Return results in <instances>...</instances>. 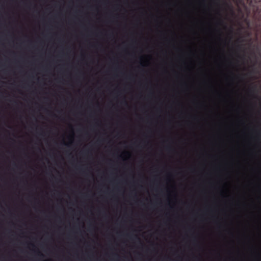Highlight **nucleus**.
Segmentation results:
<instances>
[{
  "label": "nucleus",
  "mask_w": 261,
  "mask_h": 261,
  "mask_svg": "<svg viewBox=\"0 0 261 261\" xmlns=\"http://www.w3.org/2000/svg\"><path fill=\"white\" fill-rule=\"evenodd\" d=\"M59 16H67V15H59ZM72 16H90V15H73ZM92 16H229L228 15H92ZM230 16H237L235 15H231ZM241 16H244V15H242Z\"/></svg>",
  "instance_id": "1"
},
{
  "label": "nucleus",
  "mask_w": 261,
  "mask_h": 261,
  "mask_svg": "<svg viewBox=\"0 0 261 261\" xmlns=\"http://www.w3.org/2000/svg\"><path fill=\"white\" fill-rule=\"evenodd\" d=\"M201 6L211 9H221L227 5L226 0H210L208 4H206L204 0L199 2Z\"/></svg>",
  "instance_id": "2"
},
{
  "label": "nucleus",
  "mask_w": 261,
  "mask_h": 261,
  "mask_svg": "<svg viewBox=\"0 0 261 261\" xmlns=\"http://www.w3.org/2000/svg\"><path fill=\"white\" fill-rule=\"evenodd\" d=\"M247 3L252 9L254 14H260L261 16V0H247Z\"/></svg>",
  "instance_id": "3"
},
{
  "label": "nucleus",
  "mask_w": 261,
  "mask_h": 261,
  "mask_svg": "<svg viewBox=\"0 0 261 261\" xmlns=\"http://www.w3.org/2000/svg\"><path fill=\"white\" fill-rule=\"evenodd\" d=\"M58 18L59 17H53ZM66 18L67 17H65ZM94 18H100L101 17H94ZM108 18H127L128 17H108ZM140 18L141 17H138ZM145 18H155V17H144ZM155 18H219V17H155Z\"/></svg>",
  "instance_id": "4"
},
{
  "label": "nucleus",
  "mask_w": 261,
  "mask_h": 261,
  "mask_svg": "<svg viewBox=\"0 0 261 261\" xmlns=\"http://www.w3.org/2000/svg\"><path fill=\"white\" fill-rule=\"evenodd\" d=\"M23 5L26 7L30 6L31 5V2L27 0L21 1Z\"/></svg>",
  "instance_id": "5"
},
{
  "label": "nucleus",
  "mask_w": 261,
  "mask_h": 261,
  "mask_svg": "<svg viewBox=\"0 0 261 261\" xmlns=\"http://www.w3.org/2000/svg\"><path fill=\"white\" fill-rule=\"evenodd\" d=\"M255 87H251L249 88L248 91L250 93H253L255 92Z\"/></svg>",
  "instance_id": "6"
},
{
  "label": "nucleus",
  "mask_w": 261,
  "mask_h": 261,
  "mask_svg": "<svg viewBox=\"0 0 261 261\" xmlns=\"http://www.w3.org/2000/svg\"><path fill=\"white\" fill-rule=\"evenodd\" d=\"M167 5H168V6H171V2H167Z\"/></svg>",
  "instance_id": "7"
},
{
  "label": "nucleus",
  "mask_w": 261,
  "mask_h": 261,
  "mask_svg": "<svg viewBox=\"0 0 261 261\" xmlns=\"http://www.w3.org/2000/svg\"><path fill=\"white\" fill-rule=\"evenodd\" d=\"M38 255L42 256V254H41L40 252H38Z\"/></svg>",
  "instance_id": "8"
},
{
  "label": "nucleus",
  "mask_w": 261,
  "mask_h": 261,
  "mask_svg": "<svg viewBox=\"0 0 261 261\" xmlns=\"http://www.w3.org/2000/svg\"><path fill=\"white\" fill-rule=\"evenodd\" d=\"M260 65L261 66V63H260Z\"/></svg>",
  "instance_id": "9"
}]
</instances>
